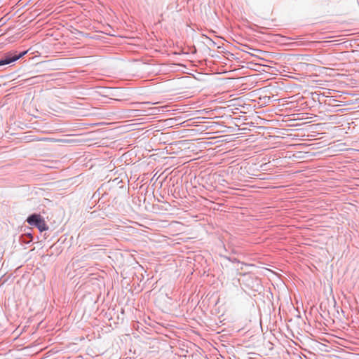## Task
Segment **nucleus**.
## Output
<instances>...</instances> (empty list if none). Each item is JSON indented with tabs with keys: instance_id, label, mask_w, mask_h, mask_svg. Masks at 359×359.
<instances>
[{
	"instance_id": "nucleus-1",
	"label": "nucleus",
	"mask_w": 359,
	"mask_h": 359,
	"mask_svg": "<svg viewBox=\"0 0 359 359\" xmlns=\"http://www.w3.org/2000/svg\"><path fill=\"white\" fill-rule=\"evenodd\" d=\"M27 50H25L20 53H18L17 51H10L5 53L0 58V67L9 65L18 59L22 57L26 53Z\"/></svg>"
},
{
	"instance_id": "nucleus-2",
	"label": "nucleus",
	"mask_w": 359,
	"mask_h": 359,
	"mask_svg": "<svg viewBox=\"0 0 359 359\" xmlns=\"http://www.w3.org/2000/svg\"><path fill=\"white\" fill-rule=\"evenodd\" d=\"M27 222L31 226H36L41 232L46 231L48 229L44 219L38 214L29 215L27 219Z\"/></svg>"
},
{
	"instance_id": "nucleus-3",
	"label": "nucleus",
	"mask_w": 359,
	"mask_h": 359,
	"mask_svg": "<svg viewBox=\"0 0 359 359\" xmlns=\"http://www.w3.org/2000/svg\"><path fill=\"white\" fill-rule=\"evenodd\" d=\"M150 102H133L132 103V105H133L135 107L137 108L136 111H140L137 115H144V113L146 112L145 110H143L142 109L144 107V106L149 104Z\"/></svg>"
},
{
	"instance_id": "nucleus-4",
	"label": "nucleus",
	"mask_w": 359,
	"mask_h": 359,
	"mask_svg": "<svg viewBox=\"0 0 359 359\" xmlns=\"http://www.w3.org/2000/svg\"><path fill=\"white\" fill-rule=\"evenodd\" d=\"M150 109H151V110H153V111H156V108H151Z\"/></svg>"
}]
</instances>
